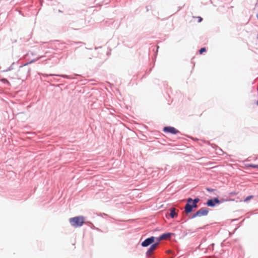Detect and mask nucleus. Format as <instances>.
Instances as JSON below:
<instances>
[{"mask_svg": "<svg viewBox=\"0 0 258 258\" xmlns=\"http://www.w3.org/2000/svg\"><path fill=\"white\" fill-rule=\"evenodd\" d=\"M85 218L83 216H77L69 219L71 225L74 227H81L83 225L85 221Z\"/></svg>", "mask_w": 258, "mask_h": 258, "instance_id": "obj_1", "label": "nucleus"}, {"mask_svg": "<svg viewBox=\"0 0 258 258\" xmlns=\"http://www.w3.org/2000/svg\"><path fill=\"white\" fill-rule=\"evenodd\" d=\"M192 199L189 198L187 199V202L184 207V211L186 214H188L192 212L193 209L198 207V205L192 203Z\"/></svg>", "mask_w": 258, "mask_h": 258, "instance_id": "obj_2", "label": "nucleus"}, {"mask_svg": "<svg viewBox=\"0 0 258 258\" xmlns=\"http://www.w3.org/2000/svg\"><path fill=\"white\" fill-rule=\"evenodd\" d=\"M222 202L219 200L218 198H214L208 200L206 202V205L210 207H214L217 205H219Z\"/></svg>", "mask_w": 258, "mask_h": 258, "instance_id": "obj_3", "label": "nucleus"}, {"mask_svg": "<svg viewBox=\"0 0 258 258\" xmlns=\"http://www.w3.org/2000/svg\"><path fill=\"white\" fill-rule=\"evenodd\" d=\"M24 64L23 66H21L18 70V76L20 77L27 76L29 74L30 69V68H24Z\"/></svg>", "mask_w": 258, "mask_h": 258, "instance_id": "obj_4", "label": "nucleus"}, {"mask_svg": "<svg viewBox=\"0 0 258 258\" xmlns=\"http://www.w3.org/2000/svg\"><path fill=\"white\" fill-rule=\"evenodd\" d=\"M155 238H156L154 236L148 237L142 242L141 245L143 247H147L151 244H153L154 243V242H155Z\"/></svg>", "mask_w": 258, "mask_h": 258, "instance_id": "obj_5", "label": "nucleus"}, {"mask_svg": "<svg viewBox=\"0 0 258 258\" xmlns=\"http://www.w3.org/2000/svg\"><path fill=\"white\" fill-rule=\"evenodd\" d=\"M163 131L165 133H168L173 135H175L179 132L178 130L172 126H165L163 128Z\"/></svg>", "mask_w": 258, "mask_h": 258, "instance_id": "obj_6", "label": "nucleus"}, {"mask_svg": "<svg viewBox=\"0 0 258 258\" xmlns=\"http://www.w3.org/2000/svg\"><path fill=\"white\" fill-rule=\"evenodd\" d=\"M209 209L207 208H202L197 211L199 217L206 216L208 214Z\"/></svg>", "mask_w": 258, "mask_h": 258, "instance_id": "obj_7", "label": "nucleus"}, {"mask_svg": "<svg viewBox=\"0 0 258 258\" xmlns=\"http://www.w3.org/2000/svg\"><path fill=\"white\" fill-rule=\"evenodd\" d=\"M157 247V243H153L151 245L150 247L148 249L146 252V255L148 256H150L153 250Z\"/></svg>", "mask_w": 258, "mask_h": 258, "instance_id": "obj_8", "label": "nucleus"}, {"mask_svg": "<svg viewBox=\"0 0 258 258\" xmlns=\"http://www.w3.org/2000/svg\"><path fill=\"white\" fill-rule=\"evenodd\" d=\"M43 76L44 77H47V76H60L61 77L66 78V79H72L73 77H71L70 76L66 75H55V74H43Z\"/></svg>", "mask_w": 258, "mask_h": 258, "instance_id": "obj_9", "label": "nucleus"}, {"mask_svg": "<svg viewBox=\"0 0 258 258\" xmlns=\"http://www.w3.org/2000/svg\"><path fill=\"white\" fill-rule=\"evenodd\" d=\"M170 216L174 218L177 216V213L176 212L175 208H171L170 211Z\"/></svg>", "mask_w": 258, "mask_h": 258, "instance_id": "obj_10", "label": "nucleus"}, {"mask_svg": "<svg viewBox=\"0 0 258 258\" xmlns=\"http://www.w3.org/2000/svg\"><path fill=\"white\" fill-rule=\"evenodd\" d=\"M172 233H163L162 234V235H160L161 236V238L163 239H167L168 238H169L171 235Z\"/></svg>", "mask_w": 258, "mask_h": 258, "instance_id": "obj_11", "label": "nucleus"}, {"mask_svg": "<svg viewBox=\"0 0 258 258\" xmlns=\"http://www.w3.org/2000/svg\"><path fill=\"white\" fill-rule=\"evenodd\" d=\"M42 56H40V57H37L36 58H35V59H32V60H31L30 61L28 62H27L26 63L24 64V66H26L29 64H31V63H32L37 60H38L39 59H40Z\"/></svg>", "mask_w": 258, "mask_h": 258, "instance_id": "obj_12", "label": "nucleus"}, {"mask_svg": "<svg viewBox=\"0 0 258 258\" xmlns=\"http://www.w3.org/2000/svg\"><path fill=\"white\" fill-rule=\"evenodd\" d=\"M15 63L14 62H13V63H12V64L11 65V66H10V67H9L7 69H6V70H4V71H3V72H8V71H11V70H13V69H14V66Z\"/></svg>", "mask_w": 258, "mask_h": 258, "instance_id": "obj_13", "label": "nucleus"}, {"mask_svg": "<svg viewBox=\"0 0 258 258\" xmlns=\"http://www.w3.org/2000/svg\"><path fill=\"white\" fill-rule=\"evenodd\" d=\"M200 201V199L199 198H196L195 199H192V203H195L196 205H198V203Z\"/></svg>", "mask_w": 258, "mask_h": 258, "instance_id": "obj_14", "label": "nucleus"}, {"mask_svg": "<svg viewBox=\"0 0 258 258\" xmlns=\"http://www.w3.org/2000/svg\"><path fill=\"white\" fill-rule=\"evenodd\" d=\"M156 239H157V241H156V242H155V243H157V246H158V245L159 243L161 240H163V239H162V238H161V236H160L159 237H157V238H156Z\"/></svg>", "mask_w": 258, "mask_h": 258, "instance_id": "obj_15", "label": "nucleus"}, {"mask_svg": "<svg viewBox=\"0 0 258 258\" xmlns=\"http://www.w3.org/2000/svg\"><path fill=\"white\" fill-rule=\"evenodd\" d=\"M206 51V48L202 47L200 49L199 52L200 54H202L204 52H205Z\"/></svg>", "mask_w": 258, "mask_h": 258, "instance_id": "obj_16", "label": "nucleus"}, {"mask_svg": "<svg viewBox=\"0 0 258 258\" xmlns=\"http://www.w3.org/2000/svg\"><path fill=\"white\" fill-rule=\"evenodd\" d=\"M197 217H199V215H198V213L197 212V211L192 215V216H191V217L190 218L191 219H193V218H195Z\"/></svg>", "mask_w": 258, "mask_h": 258, "instance_id": "obj_17", "label": "nucleus"}, {"mask_svg": "<svg viewBox=\"0 0 258 258\" xmlns=\"http://www.w3.org/2000/svg\"><path fill=\"white\" fill-rule=\"evenodd\" d=\"M249 167H252L253 168H258V164L257 165L250 164L249 165Z\"/></svg>", "mask_w": 258, "mask_h": 258, "instance_id": "obj_18", "label": "nucleus"}, {"mask_svg": "<svg viewBox=\"0 0 258 258\" xmlns=\"http://www.w3.org/2000/svg\"><path fill=\"white\" fill-rule=\"evenodd\" d=\"M252 196H248L246 198V199L244 200V201L246 202V201H248L249 200H250L252 198Z\"/></svg>", "mask_w": 258, "mask_h": 258, "instance_id": "obj_19", "label": "nucleus"}, {"mask_svg": "<svg viewBox=\"0 0 258 258\" xmlns=\"http://www.w3.org/2000/svg\"><path fill=\"white\" fill-rule=\"evenodd\" d=\"M206 189L207 191H208L209 192H212V191H214V190H215V189L210 188H207Z\"/></svg>", "mask_w": 258, "mask_h": 258, "instance_id": "obj_20", "label": "nucleus"}, {"mask_svg": "<svg viewBox=\"0 0 258 258\" xmlns=\"http://www.w3.org/2000/svg\"><path fill=\"white\" fill-rule=\"evenodd\" d=\"M2 81L4 83H9L8 81L6 79H2Z\"/></svg>", "mask_w": 258, "mask_h": 258, "instance_id": "obj_21", "label": "nucleus"}, {"mask_svg": "<svg viewBox=\"0 0 258 258\" xmlns=\"http://www.w3.org/2000/svg\"><path fill=\"white\" fill-rule=\"evenodd\" d=\"M202 20H203V19H202L201 17H199V20H198V22H202Z\"/></svg>", "mask_w": 258, "mask_h": 258, "instance_id": "obj_22", "label": "nucleus"}, {"mask_svg": "<svg viewBox=\"0 0 258 258\" xmlns=\"http://www.w3.org/2000/svg\"><path fill=\"white\" fill-rule=\"evenodd\" d=\"M230 195H236V192H231L230 193Z\"/></svg>", "mask_w": 258, "mask_h": 258, "instance_id": "obj_23", "label": "nucleus"}, {"mask_svg": "<svg viewBox=\"0 0 258 258\" xmlns=\"http://www.w3.org/2000/svg\"><path fill=\"white\" fill-rule=\"evenodd\" d=\"M31 54L32 55H34V53L33 52H31Z\"/></svg>", "mask_w": 258, "mask_h": 258, "instance_id": "obj_24", "label": "nucleus"}, {"mask_svg": "<svg viewBox=\"0 0 258 258\" xmlns=\"http://www.w3.org/2000/svg\"><path fill=\"white\" fill-rule=\"evenodd\" d=\"M256 18H257L258 19V13L256 14Z\"/></svg>", "mask_w": 258, "mask_h": 258, "instance_id": "obj_25", "label": "nucleus"}, {"mask_svg": "<svg viewBox=\"0 0 258 258\" xmlns=\"http://www.w3.org/2000/svg\"><path fill=\"white\" fill-rule=\"evenodd\" d=\"M256 104H257V105L258 106V100H257V102H256Z\"/></svg>", "mask_w": 258, "mask_h": 258, "instance_id": "obj_26", "label": "nucleus"}, {"mask_svg": "<svg viewBox=\"0 0 258 258\" xmlns=\"http://www.w3.org/2000/svg\"><path fill=\"white\" fill-rule=\"evenodd\" d=\"M231 200L233 201V199H232V200H229L228 201H231Z\"/></svg>", "mask_w": 258, "mask_h": 258, "instance_id": "obj_27", "label": "nucleus"}, {"mask_svg": "<svg viewBox=\"0 0 258 258\" xmlns=\"http://www.w3.org/2000/svg\"><path fill=\"white\" fill-rule=\"evenodd\" d=\"M257 38L258 39V33H257Z\"/></svg>", "mask_w": 258, "mask_h": 258, "instance_id": "obj_28", "label": "nucleus"}]
</instances>
